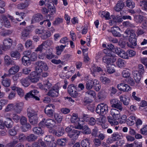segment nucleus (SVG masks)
Masks as SVG:
<instances>
[{
  "mask_svg": "<svg viewBox=\"0 0 147 147\" xmlns=\"http://www.w3.org/2000/svg\"><path fill=\"white\" fill-rule=\"evenodd\" d=\"M65 130L67 133L68 137L73 141L77 140L80 134L79 130L76 129L71 126L67 127L66 128ZM74 142V141L72 142L71 144H70V145L73 144Z\"/></svg>",
  "mask_w": 147,
  "mask_h": 147,
  "instance_id": "1",
  "label": "nucleus"
},
{
  "mask_svg": "<svg viewBox=\"0 0 147 147\" xmlns=\"http://www.w3.org/2000/svg\"><path fill=\"white\" fill-rule=\"evenodd\" d=\"M110 114L113 116V118L111 117H108V121L111 126L113 125L115 126L119 123L118 122L115 120L117 119L120 117V111L116 109H112L111 110Z\"/></svg>",
  "mask_w": 147,
  "mask_h": 147,
  "instance_id": "2",
  "label": "nucleus"
},
{
  "mask_svg": "<svg viewBox=\"0 0 147 147\" xmlns=\"http://www.w3.org/2000/svg\"><path fill=\"white\" fill-rule=\"evenodd\" d=\"M108 106L106 104L101 103L97 105L96 111L97 114L102 115L108 112Z\"/></svg>",
  "mask_w": 147,
  "mask_h": 147,
  "instance_id": "3",
  "label": "nucleus"
},
{
  "mask_svg": "<svg viewBox=\"0 0 147 147\" xmlns=\"http://www.w3.org/2000/svg\"><path fill=\"white\" fill-rule=\"evenodd\" d=\"M55 123V121L51 119H48L45 120L43 119L39 124L40 126L43 127L46 126L48 128L52 127L54 126Z\"/></svg>",
  "mask_w": 147,
  "mask_h": 147,
  "instance_id": "4",
  "label": "nucleus"
},
{
  "mask_svg": "<svg viewBox=\"0 0 147 147\" xmlns=\"http://www.w3.org/2000/svg\"><path fill=\"white\" fill-rule=\"evenodd\" d=\"M59 88L57 85L54 86L49 90L47 95L53 98L58 97L59 94Z\"/></svg>",
  "mask_w": 147,
  "mask_h": 147,
  "instance_id": "5",
  "label": "nucleus"
},
{
  "mask_svg": "<svg viewBox=\"0 0 147 147\" xmlns=\"http://www.w3.org/2000/svg\"><path fill=\"white\" fill-rule=\"evenodd\" d=\"M13 40L11 38H8L4 39L3 41V50L4 51L9 49L11 47Z\"/></svg>",
  "mask_w": 147,
  "mask_h": 147,
  "instance_id": "6",
  "label": "nucleus"
},
{
  "mask_svg": "<svg viewBox=\"0 0 147 147\" xmlns=\"http://www.w3.org/2000/svg\"><path fill=\"white\" fill-rule=\"evenodd\" d=\"M38 93L39 92L37 90H33L27 93L25 95V98L27 100L29 98H32L36 100L39 101L40 100V98L37 96Z\"/></svg>",
  "mask_w": 147,
  "mask_h": 147,
  "instance_id": "7",
  "label": "nucleus"
},
{
  "mask_svg": "<svg viewBox=\"0 0 147 147\" xmlns=\"http://www.w3.org/2000/svg\"><path fill=\"white\" fill-rule=\"evenodd\" d=\"M52 108H55L54 105L53 104H49L47 105L44 109V112L49 117H52L53 115L54 111Z\"/></svg>",
  "mask_w": 147,
  "mask_h": 147,
  "instance_id": "8",
  "label": "nucleus"
},
{
  "mask_svg": "<svg viewBox=\"0 0 147 147\" xmlns=\"http://www.w3.org/2000/svg\"><path fill=\"white\" fill-rule=\"evenodd\" d=\"M24 105V103L22 102L16 103L13 109L14 112L18 114L20 113L22 111Z\"/></svg>",
  "mask_w": 147,
  "mask_h": 147,
  "instance_id": "9",
  "label": "nucleus"
},
{
  "mask_svg": "<svg viewBox=\"0 0 147 147\" xmlns=\"http://www.w3.org/2000/svg\"><path fill=\"white\" fill-rule=\"evenodd\" d=\"M117 87L119 90L123 92H129L131 89V88L129 86L123 83L118 84L117 85Z\"/></svg>",
  "mask_w": 147,
  "mask_h": 147,
  "instance_id": "10",
  "label": "nucleus"
},
{
  "mask_svg": "<svg viewBox=\"0 0 147 147\" xmlns=\"http://www.w3.org/2000/svg\"><path fill=\"white\" fill-rule=\"evenodd\" d=\"M69 93L72 97H76L78 95V94L76 90L75 86L72 84L69 85L67 88Z\"/></svg>",
  "mask_w": 147,
  "mask_h": 147,
  "instance_id": "11",
  "label": "nucleus"
},
{
  "mask_svg": "<svg viewBox=\"0 0 147 147\" xmlns=\"http://www.w3.org/2000/svg\"><path fill=\"white\" fill-rule=\"evenodd\" d=\"M120 101L125 106H127L129 104L130 99L125 95H122L119 96Z\"/></svg>",
  "mask_w": 147,
  "mask_h": 147,
  "instance_id": "12",
  "label": "nucleus"
},
{
  "mask_svg": "<svg viewBox=\"0 0 147 147\" xmlns=\"http://www.w3.org/2000/svg\"><path fill=\"white\" fill-rule=\"evenodd\" d=\"M30 0H26L24 3H21L17 5V7L20 9H23L27 8L31 3Z\"/></svg>",
  "mask_w": 147,
  "mask_h": 147,
  "instance_id": "13",
  "label": "nucleus"
},
{
  "mask_svg": "<svg viewBox=\"0 0 147 147\" xmlns=\"http://www.w3.org/2000/svg\"><path fill=\"white\" fill-rule=\"evenodd\" d=\"M136 41V34L134 31H132V32L129 36V41L132 45L136 46L137 45Z\"/></svg>",
  "mask_w": 147,
  "mask_h": 147,
  "instance_id": "14",
  "label": "nucleus"
},
{
  "mask_svg": "<svg viewBox=\"0 0 147 147\" xmlns=\"http://www.w3.org/2000/svg\"><path fill=\"white\" fill-rule=\"evenodd\" d=\"M120 28L118 26H116L111 28V32L114 36L119 37L121 36L120 33Z\"/></svg>",
  "mask_w": 147,
  "mask_h": 147,
  "instance_id": "15",
  "label": "nucleus"
},
{
  "mask_svg": "<svg viewBox=\"0 0 147 147\" xmlns=\"http://www.w3.org/2000/svg\"><path fill=\"white\" fill-rule=\"evenodd\" d=\"M124 5L123 2L121 0H119L118 1L116 5L114 7V9L116 12H119L123 8Z\"/></svg>",
  "mask_w": 147,
  "mask_h": 147,
  "instance_id": "16",
  "label": "nucleus"
},
{
  "mask_svg": "<svg viewBox=\"0 0 147 147\" xmlns=\"http://www.w3.org/2000/svg\"><path fill=\"white\" fill-rule=\"evenodd\" d=\"M30 28L27 27L25 28L21 33V38L22 39L25 40L29 36L30 32Z\"/></svg>",
  "mask_w": 147,
  "mask_h": 147,
  "instance_id": "17",
  "label": "nucleus"
},
{
  "mask_svg": "<svg viewBox=\"0 0 147 147\" xmlns=\"http://www.w3.org/2000/svg\"><path fill=\"white\" fill-rule=\"evenodd\" d=\"M91 73L95 76V73L97 72H102L103 70L100 67L96 66L95 65H93L91 68Z\"/></svg>",
  "mask_w": 147,
  "mask_h": 147,
  "instance_id": "18",
  "label": "nucleus"
},
{
  "mask_svg": "<svg viewBox=\"0 0 147 147\" xmlns=\"http://www.w3.org/2000/svg\"><path fill=\"white\" fill-rule=\"evenodd\" d=\"M142 74L139 72L137 71H135L133 73L134 78L135 81L137 83H139L141 78Z\"/></svg>",
  "mask_w": 147,
  "mask_h": 147,
  "instance_id": "19",
  "label": "nucleus"
},
{
  "mask_svg": "<svg viewBox=\"0 0 147 147\" xmlns=\"http://www.w3.org/2000/svg\"><path fill=\"white\" fill-rule=\"evenodd\" d=\"M43 18L42 16L40 13H37L34 15L32 18V22L34 23L39 22Z\"/></svg>",
  "mask_w": 147,
  "mask_h": 147,
  "instance_id": "20",
  "label": "nucleus"
},
{
  "mask_svg": "<svg viewBox=\"0 0 147 147\" xmlns=\"http://www.w3.org/2000/svg\"><path fill=\"white\" fill-rule=\"evenodd\" d=\"M20 67L18 65H15L11 67L9 70V73L11 75H13L17 73L19 71Z\"/></svg>",
  "mask_w": 147,
  "mask_h": 147,
  "instance_id": "21",
  "label": "nucleus"
},
{
  "mask_svg": "<svg viewBox=\"0 0 147 147\" xmlns=\"http://www.w3.org/2000/svg\"><path fill=\"white\" fill-rule=\"evenodd\" d=\"M123 136L121 134L117 132H114L111 135V140L113 141L118 140L122 138Z\"/></svg>",
  "mask_w": 147,
  "mask_h": 147,
  "instance_id": "22",
  "label": "nucleus"
},
{
  "mask_svg": "<svg viewBox=\"0 0 147 147\" xmlns=\"http://www.w3.org/2000/svg\"><path fill=\"white\" fill-rule=\"evenodd\" d=\"M93 87L94 89L96 91H99L101 88L99 82L96 79H94L93 81Z\"/></svg>",
  "mask_w": 147,
  "mask_h": 147,
  "instance_id": "23",
  "label": "nucleus"
},
{
  "mask_svg": "<svg viewBox=\"0 0 147 147\" xmlns=\"http://www.w3.org/2000/svg\"><path fill=\"white\" fill-rule=\"evenodd\" d=\"M53 4L54 3H52L50 1L47 6L48 10L51 15H53L55 13V8Z\"/></svg>",
  "mask_w": 147,
  "mask_h": 147,
  "instance_id": "24",
  "label": "nucleus"
},
{
  "mask_svg": "<svg viewBox=\"0 0 147 147\" xmlns=\"http://www.w3.org/2000/svg\"><path fill=\"white\" fill-rule=\"evenodd\" d=\"M11 57L14 60H16L19 59L20 57V53L17 51H12L10 53Z\"/></svg>",
  "mask_w": 147,
  "mask_h": 147,
  "instance_id": "25",
  "label": "nucleus"
},
{
  "mask_svg": "<svg viewBox=\"0 0 147 147\" xmlns=\"http://www.w3.org/2000/svg\"><path fill=\"white\" fill-rule=\"evenodd\" d=\"M29 77H27L25 78H23L20 80V82L22 85L24 87L28 86L30 84Z\"/></svg>",
  "mask_w": 147,
  "mask_h": 147,
  "instance_id": "26",
  "label": "nucleus"
},
{
  "mask_svg": "<svg viewBox=\"0 0 147 147\" xmlns=\"http://www.w3.org/2000/svg\"><path fill=\"white\" fill-rule=\"evenodd\" d=\"M64 130L62 127L59 128V130L57 131L54 130L53 131V134L58 137L62 136L64 134Z\"/></svg>",
  "mask_w": 147,
  "mask_h": 147,
  "instance_id": "27",
  "label": "nucleus"
},
{
  "mask_svg": "<svg viewBox=\"0 0 147 147\" xmlns=\"http://www.w3.org/2000/svg\"><path fill=\"white\" fill-rule=\"evenodd\" d=\"M5 126L7 128H10L12 127L13 122L12 119L10 118H7L6 120L5 121Z\"/></svg>",
  "mask_w": 147,
  "mask_h": 147,
  "instance_id": "28",
  "label": "nucleus"
},
{
  "mask_svg": "<svg viewBox=\"0 0 147 147\" xmlns=\"http://www.w3.org/2000/svg\"><path fill=\"white\" fill-rule=\"evenodd\" d=\"M136 119V117L134 116L133 115L130 116L127 119V124L129 126L132 125L134 124Z\"/></svg>",
  "mask_w": 147,
  "mask_h": 147,
  "instance_id": "29",
  "label": "nucleus"
},
{
  "mask_svg": "<svg viewBox=\"0 0 147 147\" xmlns=\"http://www.w3.org/2000/svg\"><path fill=\"white\" fill-rule=\"evenodd\" d=\"M79 121L80 118L78 117L77 114L73 113L71 118V122L72 123H79Z\"/></svg>",
  "mask_w": 147,
  "mask_h": 147,
  "instance_id": "30",
  "label": "nucleus"
},
{
  "mask_svg": "<svg viewBox=\"0 0 147 147\" xmlns=\"http://www.w3.org/2000/svg\"><path fill=\"white\" fill-rule=\"evenodd\" d=\"M45 63L42 61H38L36 62V64L38 66L36 69V71L38 72H41L42 71V68L44 65Z\"/></svg>",
  "mask_w": 147,
  "mask_h": 147,
  "instance_id": "31",
  "label": "nucleus"
},
{
  "mask_svg": "<svg viewBox=\"0 0 147 147\" xmlns=\"http://www.w3.org/2000/svg\"><path fill=\"white\" fill-rule=\"evenodd\" d=\"M22 63L25 65H28L30 64V61L29 57L24 56L22 59Z\"/></svg>",
  "mask_w": 147,
  "mask_h": 147,
  "instance_id": "32",
  "label": "nucleus"
},
{
  "mask_svg": "<svg viewBox=\"0 0 147 147\" xmlns=\"http://www.w3.org/2000/svg\"><path fill=\"white\" fill-rule=\"evenodd\" d=\"M38 138L37 136L33 134H31L26 137V140L29 142L35 141Z\"/></svg>",
  "mask_w": 147,
  "mask_h": 147,
  "instance_id": "33",
  "label": "nucleus"
},
{
  "mask_svg": "<svg viewBox=\"0 0 147 147\" xmlns=\"http://www.w3.org/2000/svg\"><path fill=\"white\" fill-rule=\"evenodd\" d=\"M99 14L102 18H105L106 20L111 19L110 14L107 11H102L99 13Z\"/></svg>",
  "mask_w": 147,
  "mask_h": 147,
  "instance_id": "34",
  "label": "nucleus"
},
{
  "mask_svg": "<svg viewBox=\"0 0 147 147\" xmlns=\"http://www.w3.org/2000/svg\"><path fill=\"white\" fill-rule=\"evenodd\" d=\"M140 6L143 10L147 11V0H142L139 3Z\"/></svg>",
  "mask_w": 147,
  "mask_h": 147,
  "instance_id": "35",
  "label": "nucleus"
},
{
  "mask_svg": "<svg viewBox=\"0 0 147 147\" xmlns=\"http://www.w3.org/2000/svg\"><path fill=\"white\" fill-rule=\"evenodd\" d=\"M125 64V61L120 58L119 59L116 61L117 65L120 68H122L124 67Z\"/></svg>",
  "mask_w": 147,
  "mask_h": 147,
  "instance_id": "36",
  "label": "nucleus"
},
{
  "mask_svg": "<svg viewBox=\"0 0 147 147\" xmlns=\"http://www.w3.org/2000/svg\"><path fill=\"white\" fill-rule=\"evenodd\" d=\"M33 131L34 134L38 135H42L44 133V131L40 127H34L33 129Z\"/></svg>",
  "mask_w": 147,
  "mask_h": 147,
  "instance_id": "37",
  "label": "nucleus"
},
{
  "mask_svg": "<svg viewBox=\"0 0 147 147\" xmlns=\"http://www.w3.org/2000/svg\"><path fill=\"white\" fill-rule=\"evenodd\" d=\"M54 118L58 123H60L63 119V116L61 113H55L54 114Z\"/></svg>",
  "mask_w": 147,
  "mask_h": 147,
  "instance_id": "38",
  "label": "nucleus"
},
{
  "mask_svg": "<svg viewBox=\"0 0 147 147\" xmlns=\"http://www.w3.org/2000/svg\"><path fill=\"white\" fill-rule=\"evenodd\" d=\"M25 45L27 49L30 48L32 49L35 48L33 44L32 41L30 40H28L26 41Z\"/></svg>",
  "mask_w": 147,
  "mask_h": 147,
  "instance_id": "39",
  "label": "nucleus"
},
{
  "mask_svg": "<svg viewBox=\"0 0 147 147\" xmlns=\"http://www.w3.org/2000/svg\"><path fill=\"white\" fill-rule=\"evenodd\" d=\"M29 121L32 125H35L38 122V119L36 116L29 117Z\"/></svg>",
  "mask_w": 147,
  "mask_h": 147,
  "instance_id": "40",
  "label": "nucleus"
},
{
  "mask_svg": "<svg viewBox=\"0 0 147 147\" xmlns=\"http://www.w3.org/2000/svg\"><path fill=\"white\" fill-rule=\"evenodd\" d=\"M93 85V81L89 80L86 82V88L87 90L91 89Z\"/></svg>",
  "mask_w": 147,
  "mask_h": 147,
  "instance_id": "41",
  "label": "nucleus"
},
{
  "mask_svg": "<svg viewBox=\"0 0 147 147\" xmlns=\"http://www.w3.org/2000/svg\"><path fill=\"white\" fill-rule=\"evenodd\" d=\"M118 55L121 57L125 59H128V54L123 49L121 50Z\"/></svg>",
  "mask_w": 147,
  "mask_h": 147,
  "instance_id": "42",
  "label": "nucleus"
},
{
  "mask_svg": "<svg viewBox=\"0 0 147 147\" xmlns=\"http://www.w3.org/2000/svg\"><path fill=\"white\" fill-rule=\"evenodd\" d=\"M27 115L28 117H30L35 116V112L31 107H29L27 109Z\"/></svg>",
  "mask_w": 147,
  "mask_h": 147,
  "instance_id": "43",
  "label": "nucleus"
},
{
  "mask_svg": "<svg viewBox=\"0 0 147 147\" xmlns=\"http://www.w3.org/2000/svg\"><path fill=\"white\" fill-rule=\"evenodd\" d=\"M66 46V45H61L60 46H58L56 47L57 54L58 55L61 54V53L63 51L64 49Z\"/></svg>",
  "mask_w": 147,
  "mask_h": 147,
  "instance_id": "44",
  "label": "nucleus"
},
{
  "mask_svg": "<svg viewBox=\"0 0 147 147\" xmlns=\"http://www.w3.org/2000/svg\"><path fill=\"white\" fill-rule=\"evenodd\" d=\"M51 35V33L49 31L45 30V33H43L41 37L42 39L45 40L47 38L49 37Z\"/></svg>",
  "mask_w": 147,
  "mask_h": 147,
  "instance_id": "45",
  "label": "nucleus"
},
{
  "mask_svg": "<svg viewBox=\"0 0 147 147\" xmlns=\"http://www.w3.org/2000/svg\"><path fill=\"white\" fill-rule=\"evenodd\" d=\"M82 133L84 134H89L91 133V130L87 125H84L82 129Z\"/></svg>",
  "mask_w": 147,
  "mask_h": 147,
  "instance_id": "46",
  "label": "nucleus"
},
{
  "mask_svg": "<svg viewBox=\"0 0 147 147\" xmlns=\"http://www.w3.org/2000/svg\"><path fill=\"white\" fill-rule=\"evenodd\" d=\"M122 76L125 78H128L130 76V73L129 70L127 69H125L123 70L122 73Z\"/></svg>",
  "mask_w": 147,
  "mask_h": 147,
  "instance_id": "47",
  "label": "nucleus"
},
{
  "mask_svg": "<svg viewBox=\"0 0 147 147\" xmlns=\"http://www.w3.org/2000/svg\"><path fill=\"white\" fill-rule=\"evenodd\" d=\"M113 108H115L118 109L120 111H122L123 110V107L120 101L117 102V104L113 106Z\"/></svg>",
  "mask_w": 147,
  "mask_h": 147,
  "instance_id": "48",
  "label": "nucleus"
},
{
  "mask_svg": "<svg viewBox=\"0 0 147 147\" xmlns=\"http://www.w3.org/2000/svg\"><path fill=\"white\" fill-rule=\"evenodd\" d=\"M93 142L94 147H98L101 145V141L97 138H95L93 139Z\"/></svg>",
  "mask_w": 147,
  "mask_h": 147,
  "instance_id": "49",
  "label": "nucleus"
},
{
  "mask_svg": "<svg viewBox=\"0 0 147 147\" xmlns=\"http://www.w3.org/2000/svg\"><path fill=\"white\" fill-rule=\"evenodd\" d=\"M67 141V139L65 138L58 139L57 140V144L60 146H64L65 145V143Z\"/></svg>",
  "mask_w": 147,
  "mask_h": 147,
  "instance_id": "50",
  "label": "nucleus"
},
{
  "mask_svg": "<svg viewBox=\"0 0 147 147\" xmlns=\"http://www.w3.org/2000/svg\"><path fill=\"white\" fill-rule=\"evenodd\" d=\"M100 80L103 84H107L109 83L111 81L109 79L104 76H102L100 77Z\"/></svg>",
  "mask_w": 147,
  "mask_h": 147,
  "instance_id": "51",
  "label": "nucleus"
},
{
  "mask_svg": "<svg viewBox=\"0 0 147 147\" xmlns=\"http://www.w3.org/2000/svg\"><path fill=\"white\" fill-rule=\"evenodd\" d=\"M2 83L4 86H9L10 84V80L9 79L6 78L2 80Z\"/></svg>",
  "mask_w": 147,
  "mask_h": 147,
  "instance_id": "52",
  "label": "nucleus"
},
{
  "mask_svg": "<svg viewBox=\"0 0 147 147\" xmlns=\"http://www.w3.org/2000/svg\"><path fill=\"white\" fill-rule=\"evenodd\" d=\"M86 94H88L90 97L94 98L96 97V94L95 92L93 90H89L87 91Z\"/></svg>",
  "mask_w": 147,
  "mask_h": 147,
  "instance_id": "53",
  "label": "nucleus"
},
{
  "mask_svg": "<svg viewBox=\"0 0 147 147\" xmlns=\"http://www.w3.org/2000/svg\"><path fill=\"white\" fill-rule=\"evenodd\" d=\"M120 124L125 123L127 121V116L126 115H123L121 116L120 118L117 119Z\"/></svg>",
  "mask_w": 147,
  "mask_h": 147,
  "instance_id": "54",
  "label": "nucleus"
},
{
  "mask_svg": "<svg viewBox=\"0 0 147 147\" xmlns=\"http://www.w3.org/2000/svg\"><path fill=\"white\" fill-rule=\"evenodd\" d=\"M127 6L130 8H133L135 7V3L132 1L127 0L126 1Z\"/></svg>",
  "mask_w": 147,
  "mask_h": 147,
  "instance_id": "55",
  "label": "nucleus"
},
{
  "mask_svg": "<svg viewBox=\"0 0 147 147\" xmlns=\"http://www.w3.org/2000/svg\"><path fill=\"white\" fill-rule=\"evenodd\" d=\"M123 24V26L125 27L133 28L135 27L134 24L131 23L129 21L124 22Z\"/></svg>",
  "mask_w": 147,
  "mask_h": 147,
  "instance_id": "56",
  "label": "nucleus"
},
{
  "mask_svg": "<svg viewBox=\"0 0 147 147\" xmlns=\"http://www.w3.org/2000/svg\"><path fill=\"white\" fill-rule=\"evenodd\" d=\"M144 20H146V18L141 15H138L136 17V22L137 23H141L144 21Z\"/></svg>",
  "mask_w": 147,
  "mask_h": 147,
  "instance_id": "57",
  "label": "nucleus"
},
{
  "mask_svg": "<svg viewBox=\"0 0 147 147\" xmlns=\"http://www.w3.org/2000/svg\"><path fill=\"white\" fill-rule=\"evenodd\" d=\"M24 125L22 128V131L23 132L27 131L31 128V126L29 123H27Z\"/></svg>",
  "mask_w": 147,
  "mask_h": 147,
  "instance_id": "58",
  "label": "nucleus"
},
{
  "mask_svg": "<svg viewBox=\"0 0 147 147\" xmlns=\"http://www.w3.org/2000/svg\"><path fill=\"white\" fill-rule=\"evenodd\" d=\"M106 119V117L102 115L99 118H98L97 120L99 124L102 125L105 122Z\"/></svg>",
  "mask_w": 147,
  "mask_h": 147,
  "instance_id": "59",
  "label": "nucleus"
},
{
  "mask_svg": "<svg viewBox=\"0 0 147 147\" xmlns=\"http://www.w3.org/2000/svg\"><path fill=\"white\" fill-rule=\"evenodd\" d=\"M63 20L62 18H58L55 19V20L53 23V24L54 25H58L63 22Z\"/></svg>",
  "mask_w": 147,
  "mask_h": 147,
  "instance_id": "60",
  "label": "nucleus"
},
{
  "mask_svg": "<svg viewBox=\"0 0 147 147\" xmlns=\"http://www.w3.org/2000/svg\"><path fill=\"white\" fill-rule=\"evenodd\" d=\"M14 105L13 104H9L7 105L5 109V112H8L11 111L14 109Z\"/></svg>",
  "mask_w": 147,
  "mask_h": 147,
  "instance_id": "61",
  "label": "nucleus"
},
{
  "mask_svg": "<svg viewBox=\"0 0 147 147\" xmlns=\"http://www.w3.org/2000/svg\"><path fill=\"white\" fill-rule=\"evenodd\" d=\"M103 62L106 64H109L111 62V59L109 56H105L103 57Z\"/></svg>",
  "mask_w": 147,
  "mask_h": 147,
  "instance_id": "62",
  "label": "nucleus"
},
{
  "mask_svg": "<svg viewBox=\"0 0 147 147\" xmlns=\"http://www.w3.org/2000/svg\"><path fill=\"white\" fill-rule=\"evenodd\" d=\"M37 55L34 52L30 54L29 57L30 61H35L37 59Z\"/></svg>",
  "mask_w": 147,
  "mask_h": 147,
  "instance_id": "63",
  "label": "nucleus"
},
{
  "mask_svg": "<svg viewBox=\"0 0 147 147\" xmlns=\"http://www.w3.org/2000/svg\"><path fill=\"white\" fill-rule=\"evenodd\" d=\"M12 33V30H6L1 32V35L2 36H9Z\"/></svg>",
  "mask_w": 147,
  "mask_h": 147,
  "instance_id": "64",
  "label": "nucleus"
}]
</instances>
